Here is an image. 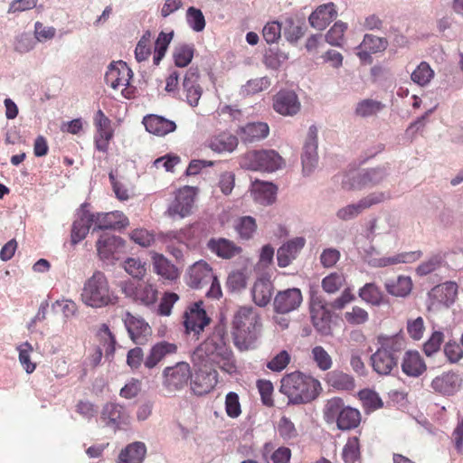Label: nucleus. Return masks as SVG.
Segmentation results:
<instances>
[{
    "label": "nucleus",
    "instance_id": "f257e3e1",
    "mask_svg": "<svg viewBox=\"0 0 463 463\" xmlns=\"http://www.w3.org/2000/svg\"><path fill=\"white\" fill-rule=\"evenodd\" d=\"M262 323L259 311L250 306L240 307L233 315L232 334L234 345L241 351L253 349L261 334Z\"/></svg>",
    "mask_w": 463,
    "mask_h": 463
},
{
    "label": "nucleus",
    "instance_id": "f03ea898",
    "mask_svg": "<svg viewBox=\"0 0 463 463\" xmlns=\"http://www.w3.org/2000/svg\"><path fill=\"white\" fill-rule=\"evenodd\" d=\"M279 391L288 397V405L306 404L319 395L321 384L314 377L295 371L282 377Z\"/></svg>",
    "mask_w": 463,
    "mask_h": 463
},
{
    "label": "nucleus",
    "instance_id": "7ed1b4c3",
    "mask_svg": "<svg viewBox=\"0 0 463 463\" xmlns=\"http://www.w3.org/2000/svg\"><path fill=\"white\" fill-rule=\"evenodd\" d=\"M226 326L223 323L217 324L212 334L194 351V364L207 365L218 356H223L231 351Z\"/></svg>",
    "mask_w": 463,
    "mask_h": 463
},
{
    "label": "nucleus",
    "instance_id": "20e7f679",
    "mask_svg": "<svg viewBox=\"0 0 463 463\" xmlns=\"http://www.w3.org/2000/svg\"><path fill=\"white\" fill-rule=\"evenodd\" d=\"M116 299L117 298L110 290L108 279L103 272L95 271L85 281L81 292V300L86 306L99 308L115 304Z\"/></svg>",
    "mask_w": 463,
    "mask_h": 463
},
{
    "label": "nucleus",
    "instance_id": "39448f33",
    "mask_svg": "<svg viewBox=\"0 0 463 463\" xmlns=\"http://www.w3.org/2000/svg\"><path fill=\"white\" fill-rule=\"evenodd\" d=\"M390 175L388 165L364 168L358 173H348L344 175L342 185L348 190H361L374 187L382 184Z\"/></svg>",
    "mask_w": 463,
    "mask_h": 463
},
{
    "label": "nucleus",
    "instance_id": "423d86ee",
    "mask_svg": "<svg viewBox=\"0 0 463 463\" xmlns=\"http://www.w3.org/2000/svg\"><path fill=\"white\" fill-rule=\"evenodd\" d=\"M284 165L283 158L273 149L252 150L241 160V166L247 170L273 173Z\"/></svg>",
    "mask_w": 463,
    "mask_h": 463
},
{
    "label": "nucleus",
    "instance_id": "0eeeda50",
    "mask_svg": "<svg viewBox=\"0 0 463 463\" xmlns=\"http://www.w3.org/2000/svg\"><path fill=\"white\" fill-rule=\"evenodd\" d=\"M191 378L192 372L189 364L179 362L163 370L162 385L167 393L172 394L184 389Z\"/></svg>",
    "mask_w": 463,
    "mask_h": 463
},
{
    "label": "nucleus",
    "instance_id": "6e6552de",
    "mask_svg": "<svg viewBox=\"0 0 463 463\" xmlns=\"http://www.w3.org/2000/svg\"><path fill=\"white\" fill-rule=\"evenodd\" d=\"M194 366L195 367V373L190 379L192 392L197 396L209 393L217 383L218 374L216 370L210 364H194Z\"/></svg>",
    "mask_w": 463,
    "mask_h": 463
},
{
    "label": "nucleus",
    "instance_id": "1a4fd4ad",
    "mask_svg": "<svg viewBox=\"0 0 463 463\" xmlns=\"http://www.w3.org/2000/svg\"><path fill=\"white\" fill-rule=\"evenodd\" d=\"M121 288L127 298L145 306L153 305L157 299V290L151 284L128 280L122 283Z\"/></svg>",
    "mask_w": 463,
    "mask_h": 463
},
{
    "label": "nucleus",
    "instance_id": "9d476101",
    "mask_svg": "<svg viewBox=\"0 0 463 463\" xmlns=\"http://www.w3.org/2000/svg\"><path fill=\"white\" fill-rule=\"evenodd\" d=\"M100 419L105 426L115 430L130 423V414L128 409L118 402H107L100 411Z\"/></svg>",
    "mask_w": 463,
    "mask_h": 463
},
{
    "label": "nucleus",
    "instance_id": "9b49d317",
    "mask_svg": "<svg viewBox=\"0 0 463 463\" xmlns=\"http://www.w3.org/2000/svg\"><path fill=\"white\" fill-rule=\"evenodd\" d=\"M317 128L315 125L310 126L301 156L302 171L305 175H310L317 166Z\"/></svg>",
    "mask_w": 463,
    "mask_h": 463
},
{
    "label": "nucleus",
    "instance_id": "f8f14e48",
    "mask_svg": "<svg viewBox=\"0 0 463 463\" xmlns=\"http://www.w3.org/2000/svg\"><path fill=\"white\" fill-rule=\"evenodd\" d=\"M123 322L130 339L136 345H145L148 341L152 329L143 317L126 312Z\"/></svg>",
    "mask_w": 463,
    "mask_h": 463
},
{
    "label": "nucleus",
    "instance_id": "ddd939ff",
    "mask_svg": "<svg viewBox=\"0 0 463 463\" xmlns=\"http://www.w3.org/2000/svg\"><path fill=\"white\" fill-rule=\"evenodd\" d=\"M463 383L460 373L449 371L436 376L430 383L431 390L443 396H451L457 393Z\"/></svg>",
    "mask_w": 463,
    "mask_h": 463
},
{
    "label": "nucleus",
    "instance_id": "4468645a",
    "mask_svg": "<svg viewBox=\"0 0 463 463\" xmlns=\"http://www.w3.org/2000/svg\"><path fill=\"white\" fill-rule=\"evenodd\" d=\"M326 306L327 304L318 298H312L311 299L310 315L312 324L317 331L323 335H329L332 333V316Z\"/></svg>",
    "mask_w": 463,
    "mask_h": 463
},
{
    "label": "nucleus",
    "instance_id": "2eb2a0df",
    "mask_svg": "<svg viewBox=\"0 0 463 463\" xmlns=\"http://www.w3.org/2000/svg\"><path fill=\"white\" fill-rule=\"evenodd\" d=\"M97 251L104 260H118L125 250V241L119 236L103 233L96 242Z\"/></svg>",
    "mask_w": 463,
    "mask_h": 463
},
{
    "label": "nucleus",
    "instance_id": "dca6fc26",
    "mask_svg": "<svg viewBox=\"0 0 463 463\" xmlns=\"http://www.w3.org/2000/svg\"><path fill=\"white\" fill-rule=\"evenodd\" d=\"M302 301L303 296L298 288L279 291L273 300L274 311L278 314H288L297 310Z\"/></svg>",
    "mask_w": 463,
    "mask_h": 463
},
{
    "label": "nucleus",
    "instance_id": "f3484780",
    "mask_svg": "<svg viewBox=\"0 0 463 463\" xmlns=\"http://www.w3.org/2000/svg\"><path fill=\"white\" fill-rule=\"evenodd\" d=\"M274 110L286 117L297 115L301 104L295 91L289 90H281L273 97Z\"/></svg>",
    "mask_w": 463,
    "mask_h": 463
},
{
    "label": "nucleus",
    "instance_id": "a211bd4d",
    "mask_svg": "<svg viewBox=\"0 0 463 463\" xmlns=\"http://www.w3.org/2000/svg\"><path fill=\"white\" fill-rule=\"evenodd\" d=\"M210 320L203 307V302H194L189 307V311L184 313V326L187 333L193 332L198 335L209 325Z\"/></svg>",
    "mask_w": 463,
    "mask_h": 463
},
{
    "label": "nucleus",
    "instance_id": "6ab92c4d",
    "mask_svg": "<svg viewBox=\"0 0 463 463\" xmlns=\"http://www.w3.org/2000/svg\"><path fill=\"white\" fill-rule=\"evenodd\" d=\"M133 72L128 64L123 61L111 62L105 73V82L112 89L116 90L120 86H128Z\"/></svg>",
    "mask_w": 463,
    "mask_h": 463
},
{
    "label": "nucleus",
    "instance_id": "aec40b11",
    "mask_svg": "<svg viewBox=\"0 0 463 463\" xmlns=\"http://www.w3.org/2000/svg\"><path fill=\"white\" fill-rule=\"evenodd\" d=\"M195 191L191 186H184L179 189L175 200L168 207V213L171 216L178 215L181 218L188 216L194 203Z\"/></svg>",
    "mask_w": 463,
    "mask_h": 463
},
{
    "label": "nucleus",
    "instance_id": "412c9836",
    "mask_svg": "<svg viewBox=\"0 0 463 463\" xmlns=\"http://www.w3.org/2000/svg\"><path fill=\"white\" fill-rule=\"evenodd\" d=\"M92 232L105 230H121L128 225V220L122 212L93 213Z\"/></svg>",
    "mask_w": 463,
    "mask_h": 463
},
{
    "label": "nucleus",
    "instance_id": "4be33fe9",
    "mask_svg": "<svg viewBox=\"0 0 463 463\" xmlns=\"http://www.w3.org/2000/svg\"><path fill=\"white\" fill-rule=\"evenodd\" d=\"M199 70L197 67H190L186 71L183 81V93L185 95L186 102L196 107L203 94V89L198 83Z\"/></svg>",
    "mask_w": 463,
    "mask_h": 463
},
{
    "label": "nucleus",
    "instance_id": "5701e85b",
    "mask_svg": "<svg viewBox=\"0 0 463 463\" xmlns=\"http://www.w3.org/2000/svg\"><path fill=\"white\" fill-rule=\"evenodd\" d=\"M306 245L304 237H295L284 242L277 251V261L280 268H286L296 260Z\"/></svg>",
    "mask_w": 463,
    "mask_h": 463
},
{
    "label": "nucleus",
    "instance_id": "b1692460",
    "mask_svg": "<svg viewBox=\"0 0 463 463\" xmlns=\"http://www.w3.org/2000/svg\"><path fill=\"white\" fill-rule=\"evenodd\" d=\"M88 204H81L79 217L73 222L71 233V242L72 245L78 244L89 233L91 225H93V213L87 209Z\"/></svg>",
    "mask_w": 463,
    "mask_h": 463
},
{
    "label": "nucleus",
    "instance_id": "393cba45",
    "mask_svg": "<svg viewBox=\"0 0 463 463\" xmlns=\"http://www.w3.org/2000/svg\"><path fill=\"white\" fill-rule=\"evenodd\" d=\"M187 284L195 289L209 285L215 276L213 269L205 261H198L190 267Z\"/></svg>",
    "mask_w": 463,
    "mask_h": 463
},
{
    "label": "nucleus",
    "instance_id": "a878e982",
    "mask_svg": "<svg viewBox=\"0 0 463 463\" xmlns=\"http://www.w3.org/2000/svg\"><path fill=\"white\" fill-rule=\"evenodd\" d=\"M336 17L335 5L330 2L317 6L309 15L308 23L314 29L322 31Z\"/></svg>",
    "mask_w": 463,
    "mask_h": 463
},
{
    "label": "nucleus",
    "instance_id": "bb28decb",
    "mask_svg": "<svg viewBox=\"0 0 463 463\" xmlns=\"http://www.w3.org/2000/svg\"><path fill=\"white\" fill-rule=\"evenodd\" d=\"M177 352V345L166 341L155 344L149 350L144 360V365L147 369L155 368L165 356Z\"/></svg>",
    "mask_w": 463,
    "mask_h": 463
},
{
    "label": "nucleus",
    "instance_id": "cd10ccee",
    "mask_svg": "<svg viewBox=\"0 0 463 463\" xmlns=\"http://www.w3.org/2000/svg\"><path fill=\"white\" fill-rule=\"evenodd\" d=\"M399 361L392 354L378 347L371 355V364L375 373L380 375H390L393 370L398 371Z\"/></svg>",
    "mask_w": 463,
    "mask_h": 463
},
{
    "label": "nucleus",
    "instance_id": "c85d7f7f",
    "mask_svg": "<svg viewBox=\"0 0 463 463\" xmlns=\"http://www.w3.org/2000/svg\"><path fill=\"white\" fill-rule=\"evenodd\" d=\"M269 127L267 123L257 121L249 122L237 131L238 136L243 143H253L262 140L268 137Z\"/></svg>",
    "mask_w": 463,
    "mask_h": 463
},
{
    "label": "nucleus",
    "instance_id": "c756f323",
    "mask_svg": "<svg viewBox=\"0 0 463 463\" xmlns=\"http://www.w3.org/2000/svg\"><path fill=\"white\" fill-rule=\"evenodd\" d=\"M143 124L149 133L156 136H165L176 129V124L162 116L147 115L143 118Z\"/></svg>",
    "mask_w": 463,
    "mask_h": 463
},
{
    "label": "nucleus",
    "instance_id": "7c9ffc66",
    "mask_svg": "<svg viewBox=\"0 0 463 463\" xmlns=\"http://www.w3.org/2000/svg\"><path fill=\"white\" fill-rule=\"evenodd\" d=\"M403 335L402 332L392 335L381 334L377 337L379 347L399 361L401 354L406 347V341Z\"/></svg>",
    "mask_w": 463,
    "mask_h": 463
},
{
    "label": "nucleus",
    "instance_id": "2f4dec72",
    "mask_svg": "<svg viewBox=\"0 0 463 463\" xmlns=\"http://www.w3.org/2000/svg\"><path fill=\"white\" fill-rule=\"evenodd\" d=\"M402 371L407 376L417 378L427 369V366L417 351H407L402 361Z\"/></svg>",
    "mask_w": 463,
    "mask_h": 463
},
{
    "label": "nucleus",
    "instance_id": "473e14b6",
    "mask_svg": "<svg viewBox=\"0 0 463 463\" xmlns=\"http://www.w3.org/2000/svg\"><path fill=\"white\" fill-rule=\"evenodd\" d=\"M278 188L270 182L256 180L252 183L251 192L254 200L262 205H270L276 200Z\"/></svg>",
    "mask_w": 463,
    "mask_h": 463
},
{
    "label": "nucleus",
    "instance_id": "72a5a7b5",
    "mask_svg": "<svg viewBox=\"0 0 463 463\" xmlns=\"http://www.w3.org/2000/svg\"><path fill=\"white\" fill-rule=\"evenodd\" d=\"M272 293L273 285L266 278L258 279L251 288L252 300L260 307H266L270 302Z\"/></svg>",
    "mask_w": 463,
    "mask_h": 463
},
{
    "label": "nucleus",
    "instance_id": "f704fd0d",
    "mask_svg": "<svg viewBox=\"0 0 463 463\" xmlns=\"http://www.w3.org/2000/svg\"><path fill=\"white\" fill-rule=\"evenodd\" d=\"M207 248L222 259H231L241 251L240 247L224 238L210 239L207 242Z\"/></svg>",
    "mask_w": 463,
    "mask_h": 463
},
{
    "label": "nucleus",
    "instance_id": "c9c22d12",
    "mask_svg": "<svg viewBox=\"0 0 463 463\" xmlns=\"http://www.w3.org/2000/svg\"><path fill=\"white\" fill-rule=\"evenodd\" d=\"M326 382L330 387L337 391L350 392L355 387L354 377L340 370H333L327 373Z\"/></svg>",
    "mask_w": 463,
    "mask_h": 463
},
{
    "label": "nucleus",
    "instance_id": "e433bc0d",
    "mask_svg": "<svg viewBox=\"0 0 463 463\" xmlns=\"http://www.w3.org/2000/svg\"><path fill=\"white\" fill-rule=\"evenodd\" d=\"M146 454L145 443L135 441L120 451L118 463H143Z\"/></svg>",
    "mask_w": 463,
    "mask_h": 463
},
{
    "label": "nucleus",
    "instance_id": "4c0bfd02",
    "mask_svg": "<svg viewBox=\"0 0 463 463\" xmlns=\"http://www.w3.org/2000/svg\"><path fill=\"white\" fill-rule=\"evenodd\" d=\"M282 29L285 39L290 43H297L307 30L304 21L296 20L291 16L284 19Z\"/></svg>",
    "mask_w": 463,
    "mask_h": 463
},
{
    "label": "nucleus",
    "instance_id": "58836bf2",
    "mask_svg": "<svg viewBox=\"0 0 463 463\" xmlns=\"http://www.w3.org/2000/svg\"><path fill=\"white\" fill-rule=\"evenodd\" d=\"M422 253L420 250L400 253L392 257H384L379 259H373L370 265L375 268L387 267L398 263H410L421 257Z\"/></svg>",
    "mask_w": 463,
    "mask_h": 463
},
{
    "label": "nucleus",
    "instance_id": "ea45409f",
    "mask_svg": "<svg viewBox=\"0 0 463 463\" xmlns=\"http://www.w3.org/2000/svg\"><path fill=\"white\" fill-rule=\"evenodd\" d=\"M238 146V137L231 133L223 132L211 139L210 147L218 153H232Z\"/></svg>",
    "mask_w": 463,
    "mask_h": 463
},
{
    "label": "nucleus",
    "instance_id": "a19ab883",
    "mask_svg": "<svg viewBox=\"0 0 463 463\" xmlns=\"http://www.w3.org/2000/svg\"><path fill=\"white\" fill-rule=\"evenodd\" d=\"M335 421L337 428L341 430H354L361 422V413L357 409L345 406Z\"/></svg>",
    "mask_w": 463,
    "mask_h": 463
},
{
    "label": "nucleus",
    "instance_id": "79ce46f5",
    "mask_svg": "<svg viewBox=\"0 0 463 463\" xmlns=\"http://www.w3.org/2000/svg\"><path fill=\"white\" fill-rule=\"evenodd\" d=\"M386 291L395 297H406L412 288L410 277L399 276L396 279H387L384 283Z\"/></svg>",
    "mask_w": 463,
    "mask_h": 463
},
{
    "label": "nucleus",
    "instance_id": "37998d69",
    "mask_svg": "<svg viewBox=\"0 0 463 463\" xmlns=\"http://www.w3.org/2000/svg\"><path fill=\"white\" fill-rule=\"evenodd\" d=\"M359 297L367 304L380 307L384 303V295L373 282L365 283L358 292Z\"/></svg>",
    "mask_w": 463,
    "mask_h": 463
},
{
    "label": "nucleus",
    "instance_id": "c03bdc74",
    "mask_svg": "<svg viewBox=\"0 0 463 463\" xmlns=\"http://www.w3.org/2000/svg\"><path fill=\"white\" fill-rule=\"evenodd\" d=\"M194 44L181 43L175 46L173 59L176 67L184 68L190 64L194 54Z\"/></svg>",
    "mask_w": 463,
    "mask_h": 463
},
{
    "label": "nucleus",
    "instance_id": "a18cd8bd",
    "mask_svg": "<svg viewBox=\"0 0 463 463\" xmlns=\"http://www.w3.org/2000/svg\"><path fill=\"white\" fill-rule=\"evenodd\" d=\"M384 104L373 99L360 100L354 109V114L360 118L375 116L384 109Z\"/></svg>",
    "mask_w": 463,
    "mask_h": 463
},
{
    "label": "nucleus",
    "instance_id": "49530a36",
    "mask_svg": "<svg viewBox=\"0 0 463 463\" xmlns=\"http://www.w3.org/2000/svg\"><path fill=\"white\" fill-rule=\"evenodd\" d=\"M154 269L158 275L168 280H175L178 277L175 266L163 255L157 254L154 257Z\"/></svg>",
    "mask_w": 463,
    "mask_h": 463
},
{
    "label": "nucleus",
    "instance_id": "de8ad7c7",
    "mask_svg": "<svg viewBox=\"0 0 463 463\" xmlns=\"http://www.w3.org/2000/svg\"><path fill=\"white\" fill-rule=\"evenodd\" d=\"M389 46V42L385 37L376 36L374 34L366 33L364 36L359 48L365 49L372 53L384 52Z\"/></svg>",
    "mask_w": 463,
    "mask_h": 463
},
{
    "label": "nucleus",
    "instance_id": "09e8293b",
    "mask_svg": "<svg viewBox=\"0 0 463 463\" xmlns=\"http://www.w3.org/2000/svg\"><path fill=\"white\" fill-rule=\"evenodd\" d=\"M434 77V71L426 61H421L411 72V80L419 86H426Z\"/></svg>",
    "mask_w": 463,
    "mask_h": 463
},
{
    "label": "nucleus",
    "instance_id": "8fccbe9b",
    "mask_svg": "<svg viewBox=\"0 0 463 463\" xmlns=\"http://www.w3.org/2000/svg\"><path fill=\"white\" fill-rule=\"evenodd\" d=\"M444 262V256L441 253L433 254L417 267L416 273L420 277L427 276L440 269Z\"/></svg>",
    "mask_w": 463,
    "mask_h": 463
},
{
    "label": "nucleus",
    "instance_id": "3c124183",
    "mask_svg": "<svg viewBox=\"0 0 463 463\" xmlns=\"http://www.w3.org/2000/svg\"><path fill=\"white\" fill-rule=\"evenodd\" d=\"M347 29V24L342 21H337L328 30L325 35L326 43L332 46H342L344 41V34Z\"/></svg>",
    "mask_w": 463,
    "mask_h": 463
},
{
    "label": "nucleus",
    "instance_id": "603ef678",
    "mask_svg": "<svg viewBox=\"0 0 463 463\" xmlns=\"http://www.w3.org/2000/svg\"><path fill=\"white\" fill-rule=\"evenodd\" d=\"M342 458L345 463H355L360 458V445L357 437H351L344 446Z\"/></svg>",
    "mask_w": 463,
    "mask_h": 463
},
{
    "label": "nucleus",
    "instance_id": "864d4df0",
    "mask_svg": "<svg viewBox=\"0 0 463 463\" xmlns=\"http://www.w3.org/2000/svg\"><path fill=\"white\" fill-rule=\"evenodd\" d=\"M186 23L196 33L203 31L206 24L203 12L194 6L189 7L186 11Z\"/></svg>",
    "mask_w": 463,
    "mask_h": 463
},
{
    "label": "nucleus",
    "instance_id": "5fc2aeb1",
    "mask_svg": "<svg viewBox=\"0 0 463 463\" xmlns=\"http://www.w3.org/2000/svg\"><path fill=\"white\" fill-rule=\"evenodd\" d=\"M270 85V81L267 77L256 78L249 80L246 84L241 86V94L245 96L254 95L267 89Z\"/></svg>",
    "mask_w": 463,
    "mask_h": 463
},
{
    "label": "nucleus",
    "instance_id": "6e6d98bb",
    "mask_svg": "<svg viewBox=\"0 0 463 463\" xmlns=\"http://www.w3.org/2000/svg\"><path fill=\"white\" fill-rule=\"evenodd\" d=\"M257 228L255 219L251 216H243L239 219L235 229L240 237L249 240L252 237Z\"/></svg>",
    "mask_w": 463,
    "mask_h": 463
},
{
    "label": "nucleus",
    "instance_id": "4d7b16f0",
    "mask_svg": "<svg viewBox=\"0 0 463 463\" xmlns=\"http://www.w3.org/2000/svg\"><path fill=\"white\" fill-rule=\"evenodd\" d=\"M282 23L271 21L267 23L262 29V36L268 44L277 43L281 37Z\"/></svg>",
    "mask_w": 463,
    "mask_h": 463
},
{
    "label": "nucleus",
    "instance_id": "13d9d810",
    "mask_svg": "<svg viewBox=\"0 0 463 463\" xmlns=\"http://www.w3.org/2000/svg\"><path fill=\"white\" fill-rule=\"evenodd\" d=\"M246 285L247 278L242 270H234L228 275L226 287L231 292H240Z\"/></svg>",
    "mask_w": 463,
    "mask_h": 463
},
{
    "label": "nucleus",
    "instance_id": "bf43d9fd",
    "mask_svg": "<svg viewBox=\"0 0 463 463\" xmlns=\"http://www.w3.org/2000/svg\"><path fill=\"white\" fill-rule=\"evenodd\" d=\"M279 435L284 440L294 439L298 436L295 424L286 416L280 418L277 427Z\"/></svg>",
    "mask_w": 463,
    "mask_h": 463
},
{
    "label": "nucleus",
    "instance_id": "052dcab7",
    "mask_svg": "<svg viewBox=\"0 0 463 463\" xmlns=\"http://www.w3.org/2000/svg\"><path fill=\"white\" fill-rule=\"evenodd\" d=\"M345 408L344 401L339 397H335L327 401L325 407V418L327 421L335 420Z\"/></svg>",
    "mask_w": 463,
    "mask_h": 463
},
{
    "label": "nucleus",
    "instance_id": "680f3d73",
    "mask_svg": "<svg viewBox=\"0 0 463 463\" xmlns=\"http://www.w3.org/2000/svg\"><path fill=\"white\" fill-rule=\"evenodd\" d=\"M345 282L343 274L333 272L322 279V288L329 294L335 293Z\"/></svg>",
    "mask_w": 463,
    "mask_h": 463
},
{
    "label": "nucleus",
    "instance_id": "e2e57ef3",
    "mask_svg": "<svg viewBox=\"0 0 463 463\" xmlns=\"http://www.w3.org/2000/svg\"><path fill=\"white\" fill-rule=\"evenodd\" d=\"M444 341V334L441 331H434L430 338L423 345L424 354L430 357L440 350V345Z\"/></svg>",
    "mask_w": 463,
    "mask_h": 463
},
{
    "label": "nucleus",
    "instance_id": "0e129e2a",
    "mask_svg": "<svg viewBox=\"0 0 463 463\" xmlns=\"http://www.w3.org/2000/svg\"><path fill=\"white\" fill-rule=\"evenodd\" d=\"M290 354L286 350H281L272 357L266 364L267 368L272 372L279 373L284 370L290 363Z\"/></svg>",
    "mask_w": 463,
    "mask_h": 463
},
{
    "label": "nucleus",
    "instance_id": "69168bd1",
    "mask_svg": "<svg viewBox=\"0 0 463 463\" xmlns=\"http://www.w3.org/2000/svg\"><path fill=\"white\" fill-rule=\"evenodd\" d=\"M312 355L314 361L320 370L327 371L332 367V358L324 347L320 345L315 346L312 349Z\"/></svg>",
    "mask_w": 463,
    "mask_h": 463
},
{
    "label": "nucleus",
    "instance_id": "338daca9",
    "mask_svg": "<svg viewBox=\"0 0 463 463\" xmlns=\"http://www.w3.org/2000/svg\"><path fill=\"white\" fill-rule=\"evenodd\" d=\"M125 270L135 279H142L146 274V263L139 259L128 258L124 264Z\"/></svg>",
    "mask_w": 463,
    "mask_h": 463
},
{
    "label": "nucleus",
    "instance_id": "774afa93",
    "mask_svg": "<svg viewBox=\"0 0 463 463\" xmlns=\"http://www.w3.org/2000/svg\"><path fill=\"white\" fill-rule=\"evenodd\" d=\"M345 319L350 325H363L369 320V314L365 309L354 306L351 311L345 313Z\"/></svg>",
    "mask_w": 463,
    "mask_h": 463
}]
</instances>
